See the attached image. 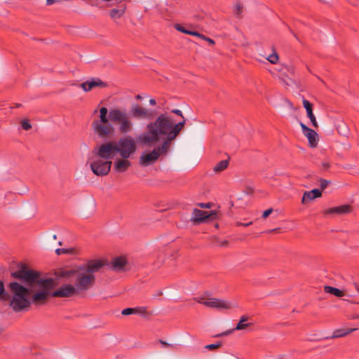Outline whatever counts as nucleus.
I'll return each mask as SVG.
<instances>
[{
	"label": "nucleus",
	"instance_id": "obj_1",
	"mask_svg": "<svg viewBox=\"0 0 359 359\" xmlns=\"http://www.w3.org/2000/svg\"><path fill=\"white\" fill-rule=\"evenodd\" d=\"M11 276L25 285L18 281L8 284L13 294L9 306L16 313L27 311L32 304H44L50 297H70L77 294L76 287L70 284L63 285L53 292L56 287L54 278L46 277L24 264L17 271L11 272Z\"/></svg>",
	"mask_w": 359,
	"mask_h": 359
},
{
	"label": "nucleus",
	"instance_id": "obj_2",
	"mask_svg": "<svg viewBox=\"0 0 359 359\" xmlns=\"http://www.w3.org/2000/svg\"><path fill=\"white\" fill-rule=\"evenodd\" d=\"M182 118L176 123L168 113L161 114L147 125L146 132L138 137L139 142L144 146L152 147L164 140L170 146L186 124L184 116Z\"/></svg>",
	"mask_w": 359,
	"mask_h": 359
},
{
	"label": "nucleus",
	"instance_id": "obj_3",
	"mask_svg": "<svg viewBox=\"0 0 359 359\" xmlns=\"http://www.w3.org/2000/svg\"><path fill=\"white\" fill-rule=\"evenodd\" d=\"M109 118L111 122L119 124L118 130L121 133H128L133 128V123L126 111L119 109H111L109 113Z\"/></svg>",
	"mask_w": 359,
	"mask_h": 359
},
{
	"label": "nucleus",
	"instance_id": "obj_4",
	"mask_svg": "<svg viewBox=\"0 0 359 359\" xmlns=\"http://www.w3.org/2000/svg\"><path fill=\"white\" fill-rule=\"evenodd\" d=\"M161 145L155 147L149 153H143L140 158V164L142 166H148L156 161L161 155L166 154L170 149L167 142L161 140Z\"/></svg>",
	"mask_w": 359,
	"mask_h": 359
},
{
	"label": "nucleus",
	"instance_id": "obj_5",
	"mask_svg": "<svg viewBox=\"0 0 359 359\" xmlns=\"http://www.w3.org/2000/svg\"><path fill=\"white\" fill-rule=\"evenodd\" d=\"M117 153L123 158H129L137 149L135 140L130 135L122 137L116 141Z\"/></svg>",
	"mask_w": 359,
	"mask_h": 359
},
{
	"label": "nucleus",
	"instance_id": "obj_6",
	"mask_svg": "<svg viewBox=\"0 0 359 359\" xmlns=\"http://www.w3.org/2000/svg\"><path fill=\"white\" fill-rule=\"evenodd\" d=\"M111 164V161L105 160L95 156L90 162V168L94 175L102 177L109 174Z\"/></svg>",
	"mask_w": 359,
	"mask_h": 359
},
{
	"label": "nucleus",
	"instance_id": "obj_7",
	"mask_svg": "<svg viewBox=\"0 0 359 359\" xmlns=\"http://www.w3.org/2000/svg\"><path fill=\"white\" fill-rule=\"evenodd\" d=\"M93 153L97 157L111 161L116 154H118L116 141H108L102 144L100 147L94 149Z\"/></svg>",
	"mask_w": 359,
	"mask_h": 359
},
{
	"label": "nucleus",
	"instance_id": "obj_8",
	"mask_svg": "<svg viewBox=\"0 0 359 359\" xmlns=\"http://www.w3.org/2000/svg\"><path fill=\"white\" fill-rule=\"evenodd\" d=\"M107 264H108V260L106 259H90L85 264L80 265L79 269L81 271L93 274L101 271L102 268L107 266Z\"/></svg>",
	"mask_w": 359,
	"mask_h": 359
},
{
	"label": "nucleus",
	"instance_id": "obj_9",
	"mask_svg": "<svg viewBox=\"0 0 359 359\" xmlns=\"http://www.w3.org/2000/svg\"><path fill=\"white\" fill-rule=\"evenodd\" d=\"M130 112L132 116L137 119L152 120L156 116V111L154 109H147L137 104L131 106Z\"/></svg>",
	"mask_w": 359,
	"mask_h": 359
},
{
	"label": "nucleus",
	"instance_id": "obj_10",
	"mask_svg": "<svg viewBox=\"0 0 359 359\" xmlns=\"http://www.w3.org/2000/svg\"><path fill=\"white\" fill-rule=\"evenodd\" d=\"M84 272L79 271L76 276V288L79 290H87L94 284L95 280L94 274H88Z\"/></svg>",
	"mask_w": 359,
	"mask_h": 359
},
{
	"label": "nucleus",
	"instance_id": "obj_11",
	"mask_svg": "<svg viewBox=\"0 0 359 359\" xmlns=\"http://www.w3.org/2000/svg\"><path fill=\"white\" fill-rule=\"evenodd\" d=\"M216 212H211L210 214H208V212L198 210L195 208L192 212V217L191 221L193 222L196 224H198L201 222H205L208 219H215L216 217Z\"/></svg>",
	"mask_w": 359,
	"mask_h": 359
},
{
	"label": "nucleus",
	"instance_id": "obj_12",
	"mask_svg": "<svg viewBox=\"0 0 359 359\" xmlns=\"http://www.w3.org/2000/svg\"><path fill=\"white\" fill-rule=\"evenodd\" d=\"M93 128L95 133L100 137H105L111 135L114 130L111 123H101L100 121H93Z\"/></svg>",
	"mask_w": 359,
	"mask_h": 359
},
{
	"label": "nucleus",
	"instance_id": "obj_13",
	"mask_svg": "<svg viewBox=\"0 0 359 359\" xmlns=\"http://www.w3.org/2000/svg\"><path fill=\"white\" fill-rule=\"evenodd\" d=\"M127 265V259L123 256H118L113 258L111 262L108 261L107 266L115 272H121L126 270Z\"/></svg>",
	"mask_w": 359,
	"mask_h": 359
},
{
	"label": "nucleus",
	"instance_id": "obj_14",
	"mask_svg": "<svg viewBox=\"0 0 359 359\" xmlns=\"http://www.w3.org/2000/svg\"><path fill=\"white\" fill-rule=\"evenodd\" d=\"M107 83L102 81L99 78H92L90 80H88L80 84V87L85 91L88 92L95 87L101 88H106Z\"/></svg>",
	"mask_w": 359,
	"mask_h": 359
},
{
	"label": "nucleus",
	"instance_id": "obj_15",
	"mask_svg": "<svg viewBox=\"0 0 359 359\" xmlns=\"http://www.w3.org/2000/svg\"><path fill=\"white\" fill-rule=\"evenodd\" d=\"M203 305L207 307L219 309H228L230 308V305L228 302L217 298L208 299L207 300H205L204 302H203Z\"/></svg>",
	"mask_w": 359,
	"mask_h": 359
},
{
	"label": "nucleus",
	"instance_id": "obj_16",
	"mask_svg": "<svg viewBox=\"0 0 359 359\" xmlns=\"http://www.w3.org/2000/svg\"><path fill=\"white\" fill-rule=\"evenodd\" d=\"M352 211V207L350 205H343L340 206L333 207L324 211V215H346Z\"/></svg>",
	"mask_w": 359,
	"mask_h": 359
},
{
	"label": "nucleus",
	"instance_id": "obj_17",
	"mask_svg": "<svg viewBox=\"0 0 359 359\" xmlns=\"http://www.w3.org/2000/svg\"><path fill=\"white\" fill-rule=\"evenodd\" d=\"M131 166L128 158H118L114 163V170L118 173L126 172Z\"/></svg>",
	"mask_w": 359,
	"mask_h": 359
},
{
	"label": "nucleus",
	"instance_id": "obj_18",
	"mask_svg": "<svg viewBox=\"0 0 359 359\" xmlns=\"http://www.w3.org/2000/svg\"><path fill=\"white\" fill-rule=\"evenodd\" d=\"M322 196V191L318 189H312L310 191H305L302 198L303 204L306 203L315 198H319Z\"/></svg>",
	"mask_w": 359,
	"mask_h": 359
},
{
	"label": "nucleus",
	"instance_id": "obj_19",
	"mask_svg": "<svg viewBox=\"0 0 359 359\" xmlns=\"http://www.w3.org/2000/svg\"><path fill=\"white\" fill-rule=\"evenodd\" d=\"M79 271H81V270H80L79 266L76 268L71 269H65V270L60 269L58 271H57L55 274L59 278H64L69 279L72 277L76 276L78 272H79Z\"/></svg>",
	"mask_w": 359,
	"mask_h": 359
},
{
	"label": "nucleus",
	"instance_id": "obj_20",
	"mask_svg": "<svg viewBox=\"0 0 359 359\" xmlns=\"http://www.w3.org/2000/svg\"><path fill=\"white\" fill-rule=\"evenodd\" d=\"M304 135L308 138L309 146L314 148L317 146L318 142V136L316 132L310 128L304 133Z\"/></svg>",
	"mask_w": 359,
	"mask_h": 359
},
{
	"label": "nucleus",
	"instance_id": "obj_21",
	"mask_svg": "<svg viewBox=\"0 0 359 359\" xmlns=\"http://www.w3.org/2000/svg\"><path fill=\"white\" fill-rule=\"evenodd\" d=\"M357 330L358 328L339 329L334 331L332 335L330 338L334 339L343 337Z\"/></svg>",
	"mask_w": 359,
	"mask_h": 359
},
{
	"label": "nucleus",
	"instance_id": "obj_22",
	"mask_svg": "<svg viewBox=\"0 0 359 359\" xmlns=\"http://www.w3.org/2000/svg\"><path fill=\"white\" fill-rule=\"evenodd\" d=\"M324 291L326 293L332 294L337 297H341L344 295V292L343 290H341L337 287H334L332 286L325 285L324 287Z\"/></svg>",
	"mask_w": 359,
	"mask_h": 359
},
{
	"label": "nucleus",
	"instance_id": "obj_23",
	"mask_svg": "<svg viewBox=\"0 0 359 359\" xmlns=\"http://www.w3.org/2000/svg\"><path fill=\"white\" fill-rule=\"evenodd\" d=\"M126 11V7L123 8H113L109 11V16L112 19L121 18Z\"/></svg>",
	"mask_w": 359,
	"mask_h": 359
},
{
	"label": "nucleus",
	"instance_id": "obj_24",
	"mask_svg": "<svg viewBox=\"0 0 359 359\" xmlns=\"http://www.w3.org/2000/svg\"><path fill=\"white\" fill-rule=\"evenodd\" d=\"M229 160H222L215 165L213 168L215 172H220L225 170L229 165Z\"/></svg>",
	"mask_w": 359,
	"mask_h": 359
},
{
	"label": "nucleus",
	"instance_id": "obj_25",
	"mask_svg": "<svg viewBox=\"0 0 359 359\" xmlns=\"http://www.w3.org/2000/svg\"><path fill=\"white\" fill-rule=\"evenodd\" d=\"M248 319V317L246 316H241L239 322L238 323L237 325L236 326V327L232 330L233 331L234 330H244L245 328H247L248 327H249L250 324L249 323H245V322H246Z\"/></svg>",
	"mask_w": 359,
	"mask_h": 359
},
{
	"label": "nucleus",
	"instance_id": "obj_26",
	"mask_svg": "<svg viewBox=\"0 0 359 359\" xmlns=\"http://www.w3.org/2000/svg\"><path fill=\"white\" fill-rule=\"evenodd\" d=\"M134 314H138L144 318H147L151 313L147 311L146 306H137L134 308Z\"/></svg>",
	"mask_w": 359,
	"mask_h": 359
},
{
	"label": "nucleus",
	"instance_id": "obj_27",
	"mask_svg": "<svg viewBox=\"0 0 359 359\" xmlns=\"http://www.w3.org/2000/svg\"><path fill=\"white\" fill-rule=\"evenodd\" d=\"M11 294H12L11 292ZM0 298L2 299L6 300V299H12L13 294H11V297L9 295V294L5 290L4 283L3 280H0ZM11 300H10L11 302Z\"/></svg>",
	"mask_w": 359,
	"mask_h": 359
},
{
	"label": "nucleus",
	"instance_id": "obj_28",
	"mask_svg": "<svg viewBox=\"0 0 359 359\" xmlns=\"http://www.w3.org/2000/svg\"><path fill=\"white\" fill-rule=\"evenodd\" d=\"M74 251V248H57L55 250V253L57 255H60L62 254H73Z\"/></svg>",
	"mask_w": 359,
	"mask_h": 359
},
{
	"label": "nucleus",
	"instance_id": "obj_29",
	"mask_svg": "<svg viewBox=\"0 0 359 359\" xmlns=\"http://www.w3.org/2000/svg\"><path fill=\"white\" fill-rule=\"evenodd\" d=\"M303 106L306 111V114L313 111V104L306 99H303Z\"/></svg>",
	"mask_w": 359,
	"mask_h": 359
},
{
	"label": "nucleus",
	"instance_id": "obj_30",
	"mask_svg": "<svg viewBox=\"0 0 359 359\" xmlns=\"http://www.w3.org/2000/svg\"><path fill=\"white\" fill-rule=\"evenodd\" d=\"M174 27L175 29H177V31L182 32V33H184V34H189L190 33V30L186 29L184 27H183L182 25L180 24H175L174 25Z\"/></svg>",
	"mask_w": 359,
	"mask_h": 359
},
{
	"label": "nucleus",
	"instance_id": "obj_31",
	"mask_svg": "<svg viewBox=\"0 0 359 359\" xmlns=\"http://www.w3.org/2000/svg\"><path fill=\"white\" fill-rule=\"evenodd\" d=\"M278 55L276 53H273L267 57V60L271 64H276L278 61Z\"/></svg>",
	"mask_w": 359,
	"mask_h": 359
},
{
	"label": "nucleus",
	"instance_id": "obj_32",
	"mask_svg": "<svg viewBox=\"0 0 359 359\" xmlns=\"http://www.w3.org/2000/svg\"><path fill=\"white\" fill-rule=\"evenodd\" d=\"M307 116L310 119L313 126L315 127V128H317L318 127V123H317V121H316V116L313 114V111H311V112L308 113L307 114Z\"/></svg>",
	"mask_w": 359,
	"mask_h": 359
},
{
	"label": "nucleus",
	"instance_id": "obj_33",
	"mask_svg": "<svg viewBox=\"0 0 359 359\" xmlns=\"http://www.w3.org/2000/svg\"><path fill=\"white\" fill-rule=\"evenodd\" d=\"M222 345V342H217V344H211L206 345L205 346V348L206 349L212 351V350H215V349H216L217 348L221 347Z\"/></svg>",
	"mask_w": 359,
	"mask_h": 359
},
{
	"label": "nucleus",
	"instance_id": "obj_34",
	"mask_svg": "<svg viewBox=\"0 0 359 359\" xmlns=\"http://www.w3.org/2000/svg\"><path fill=\"white\" fill-rule=\"evenodd\" d=\"M242 11H243V6L240 4H237L234 8L235 15L239 18Z\"/></svg>",
	"mask_w": 359,
	"mask_h": 359
},
{
	"label": "nucleus",
	"instance_id": "obj_35",
	"mask_svg": "<svg viewBox=\"0 0 359 359\" xmlns=\"http://www.w3.org/2000/svg\"><path fill=\"white\" fill-rule=\"evenodd\" d=\"M21 127L22 128V129H24L25 130H28L32 128V126L29 123L28 120H23L21 122Z\"/></svg>",
	"mask_w": 359,
	"mask_h": 359
},
{
	"label": "nucleus",
	"instance_id": "obj_36",
	"mask_svg": "<svg viewBox=\"0 0 359 359\" xmlns=\"http://www.w3.org/2000/svg\"><path fill=\"white\" fill-rule=\"evenodd\" d=\"M109 118H107V115L104 114H100V120H95V121H100V123L102 124L104 123H109Z\"/></svg>",
	"mask_w": 359,
	"mask_h": 359
},
{
	"label": "nucleus",
	"instance_id": "obj_37",
	"mask_svg": "<svg viewBox=\"0 0 359 359\" xmlns=\"http://www.w3.org/2000/svg\"><path fill=\"white\" fill-rule=\"evenodd\" d=\"M121 313L123 316L134 314V308H126L121 311Z\"/></svg>",
	"mask_w": 359,
	"mask_h": 359
},
{
	"label": "nucleus",
	"instance_id": "obj_38",
	"mask_svg": "<svg viewBox=\"0 0 359 359\" xmlns=\"http://www.w3.org/2000/svg\"><path fill=\"white\" fill-rule=\"evenodd\" d=\"M330 183V182L329 180L320 179V185L322 189H325Z\"/></svg>",
	"mask_w": 359,
	"mask_h": 359
},
{
	"label": "nucleus",
	"instance_id": "obj_39",
	"mask_svg": "<svg viewBox=\"0 0 359 359\" xmlns=\"http://www.w3.org/2000/svg\"><path fill=\"white\" fill-rule=\"evenodd\" d=\"M158 341H159L160 344H162V346L163 347H165V348H175V345L169 344V343H168V342H166V341H163L162 339H159Z\"/></svg>",
	"mask_w": 359,
	"mask_h": 359
},
{
	"label": "nucleus",
	"instance_id": "obj_40",
	"mask_svg": "<svg viewBox=\"0 0 359 359\" xmlns=\"http://www.w3.org/2000/svg\"><path fill=\"white\" fill-rule=\"evenodd\" d=\"M273 211V208H269V209L266 210L265 211H264V212L262 214V218L266 219L271 214V212Z\"/></svg>",
	"mask_w": 359,
	"mask_h": 359
},
{
	"label": "nucleus",
	"instance_id": "obj_41",
	"mask_svg": "<svg viewBox=\"0 0 359 359\" xmlns=\"http://www.w3.org/2000/svg\"><path fill=\"white\" fill-rule=\"evenodd\" d=\"M189 35L196 36L201 39H205V35L201 34V33L196 32V31H191L190 30V33Z\"/></svg>",
	"mask_w": 359,
	"mask_h": 359
},
{
	"label": "nucleus",
	"instance_id": "obj_42",
	"mask_svg": "<svg viewBox=\"0 0 359 359\" xmlns=\"http://www.w3.org/2000/svg\"><path fill=\"white\" fill-rule=\"evenodd\" d=\"M198 205L203 208H210L211 207V204L210 203H198Z\"/></svg>",
	"mask_w": 359,
	"mask_h": 359
},
{
	"label": "nucleus",
	"instance_id": "obj_43",
	"mask_svg": "<svg viewBox=\"0 0 359 359\" xmlns=\"http://www.w3.org/2000/svg\"><path fill=\"white\" fill-rule=\"evenodd\" d=\"M171 112L173 113V114H177V115H178L180 116H181L182 118V116H184L183 114H182V111L180 110V109H172L171 111Z\"/></svg>",
	"mask_w": 359,
	"mask_h": 359
},
{
	"label": "nucleus",
	"instance_id": "obj_44",
	"mask_svg": "<svg viewBox=\"0 0 359 359\" xmlns=\"http://www.w3.org/2000/svg\"><path fill=\"white\" fill-rule=\"evenodd\" d=\"M232 332H233V330H229V331L224 332L222 333L216 334L215 337H222V336H226V335H228L229 334L231 333Z\"/></svg>",
	"mask_w": 359,
	"mask_h": 359
},
{
	"label": "nucleus",
	"instance_id": "obj_45",
	"mask_svg": "<svg viewBox=\"0 0 359 359\" xmlns=\"http://www.w3.org/2000/svg\"><path fill=\"white\" fill-rule=\"evenodd\" d=\"M330 165L329 162H323L322 163V167L324 170H327L329 169Z\"/></svg>",
	"mask_w": 359,
	"mask_h": 359
},
{
	"label": "nucleus",
	"instance_id": "obj_46",
	"mask_svg": "<svg viewBox=\"0 0 359 359\" xmlns=\"http://www.w3.org/2000/svg\"><path fill=\"white\" fill-rule=\"evenodd\" d=\"M108 110L106 107H102L100 109V114L107 115Z\"/></svg>",
	"mask_w": 359,
	"mask_h": 359
},
{
	"label": "nucleus",
	"instance_id": "obj_47",
	"mask_svg": "<svg viewBox=\"0 0 359 359\" xmlns=\"http://www.w3.org/2000/svg\"><path fill=\"white\" fill-rule=\"evenodd\" d=\"M203 39L206 41H208L210 45H214L215 44V41L214 40H212V39L208 38V37H207L205 36V39Z\"/></svg>",
	"mask_w": 359,
	"mask_h": 359
},
{
	"label": "nucleus",
	"instance_id": "obj_48",
	"mask_svg": "<svg viewBox=\"0 0 359 359\" xmlns=\"http://www.w3.org/2000/svg\"><path fill=\"white\" fill-rule=\"evenodd\" d=\"M300 126H301V128H302V132H303V133H304L305 131H306V130H308L309 129H310V128H309L308 126H306L304 123H300Z\"/></svg>",
	"mask_w": 359,
	"mask_h": 359
},
{
	"label": "nucleus",
	"instance_id": "obj_49",
	"mask_svg": "<svg viewBox=\"0 0 359 359\" xmlns=\"http://www.w3.org/2000/svg\"><path fill=\"white\" fill-rule=\"evenodd\" d=\"M194 300L201 304H203V302H205V300H203V297H196V298H194Z\"/></svg>",
	"mask_w": 359,
	"mask_h": 359
},
{
	"label": "nucleus",
	"instance_id": "obj_50",
	"mask_svg": "<svg viewBox=\"0 0 359 359\" xmlns=\"http://www.w3.org/2000/svg\"><path fill=\"white\" fill-rule=\"evenodd\" d=\"M229 244V241H222L219 245L222 247H226Z\"/></svg>",
	"mask_w": 359,
	"mask_h": 359
},
{
	"label": "nucleus",
	"instance_id": "obj_51",
	"mask_svg": "<svg viewBox=\"0 0 359 359\" xmlns=\"http://www.w3.org/2000/svg\"><path fill=\"white\" fill-rule=\"evenodd\" d=\"M149 104L154 106L156 104V102L154 99L152 98L149 100Z\"/></svg>",
	"mask_w": 359,
	"mask_h": 359
},
{
	"label": "nucleus",
	"instance_id": "obj_52",
	"mask_svg": "<svg viewBox=\"0 0 359 359\" xmlns=\"http://www.w3.org/2000/svg\"><path fill=\"white\" fill-rule=\"evenodd\" d=\"M135 99H136V100H141V99H142V96H141L140 95H137L135 96Z\"/></svg>",
	"mask_w": 359,
	"mask_h": 359
},
{
	"label": "nucleus",
	"instance_id": "obj_53",
	"mask_svg": "<svg viewBox=\"0 0 359 359\" xmlns=\"http://www.w3.org/2000/svg\"><path fill=\"white\" fill-rule=\"evenodd\" d=\"M278 230V229H274L270 230L269 232H274V231H277Z\"/></svg>",
	"mask_w": 359,
	"mask_h": 359
},
{
	"label": "nucleus",
	"instance_id": "obj_54",
	"mask_svg": "<svg viewBox=\"0 0 359 359\" xmlns=\"http://www.w3.org/2000/svg\"><path fill=\"white\" fill-rule=\"evenodd\" d=\"M21 106H22V104H15V107H21Z\"/></svg>",
	"mask_w": 359,
	"mask_h": 359
},
{
	"label": "nucleus",
	"instance_id": "obj_55",
	"mask_svg": "<svg viewBox=\"0 0 359 359\" xmlns=\"http://www.w3.org/2000/svg\"><path fill=\"white\" fill-rule=\"evenodd\" d=\"M252 224V222H250V223H248V224H243V226H249Z\"/></svg>",
	"mask_w": 359,
	"mask_h": 359
},
{
	"label": "nucleus",
	"instance_id": "obj_56",
	"mask_svg": "<svg viewBox=\"0 0 359 359\" xmlns=\"http://www.w3.org/2000/svg\"><path fill=\"white\" fill-rule=\"evenodd\" d=\"M3 331H4V329H3L1 327H0V334H1Z\"/></svg>",
	"mask_w": 359,
	"mask_h": 359
},
{
	"label": "nucleus",
	"instance_id": "obj_57",
	"mask_svg": "<svg viewBox=\"0 0 359 359\" xmlns=\"http://www.w3.org/2000/svg\"><path fill=\"white\" fill-rule=\"evenodd\" d=\"M291 72H294V69H293V67H291Z\"/></svg>",
	"mask_w": 359,
	"mask_h": 359
},
{
	"label": "nucleus",
	"instance_id": "obj_58",
	"mask_svg": "<svg viewBox=\"0 0 359 359\" xmlns=\"http://www.w3.org/2000/svg\"><path fill=\"white\" fill-rule=\"evenodd\" d=\"M53 238H54V239H56V238H57V236H56V235H54V236H53Z\"/></svg>",
	"mask_w": 359,
	"mask_h": 359
},
{
	"label": "nucleus",
	"instance_id": "obj_59",
	"mask_svg": "<svg viewBox=\"0 0 359 359\" xmlns=\"http://www.w3.org/2000/svg\"><path fill=\"white\" fill-rule=\"evenodd\" d=\"M60 245H62V242L60 241L59 243H58Z\"/></svg>",
	"mask_w": 359,
	"mask_h": 359
}]
</instances>
